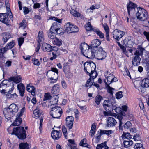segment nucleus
<instances>
[{
	"instance_id": "1",
	"label": "nucleus",
	"mask_w": 149,
	"mask_h": 149,
	"mask_svg": "<svg viewBox=\"0 0 149 149\" xmlns=\"http://www.w3.org/2000/svg\"><path fill=\"white\" fill-rule=\"evenodd\" d=\"M18 110V106L15 104H12L7 108H5L3 112L5 117L8 120H10L17 113Z\"/></svg>"
},
{
	"instance_id": "2",
	"label": "nucleus",
	"mask_w": 149,
	"mask_h": 149,
	"mask_svg": "<svg viewBox=\"0 0 149 149\" xmlns=\"http://www.w3.org/2000/svg\"><path fill=\"white\" fill-rule=\"evenodd\" d=\"M4 81L0 84V91L1 92V93H4L5 95H6L8 98L12 99L16 98L17 97V95L15 93L13 94H11L14 89L13 86L12 87L11 89H10L8 92H5L6 91V90H5V88L7 87V85L6 84L4 83Z\"/></svg>"
},
{
	"instance_id": "3",
	"label": "nucleus",
	"mask_w": 149,
	"mask_h": 149,
	"mask_svg": "<svg viewBox=\"0 0 149 149\" xmlns=\"http://www.w3.org/2000/svg\"><path fill=\"white\" fill-rule=\"evenodd\" d=\"M15 134L20 139H24L26 137V132L22 127L14 128L11 133V134Z\"/></svg>"
},
{
	"instance_id": "4",
	"label": "nucleus",
	"mask_w": 149,
	"mask_h": 149,
	"mask_svg": "<svg viewBox=\"0 0 149 149\" xmlns=\"http://www.w3.org/2000/svg\"><path fill=\"white\" fill-rule=\"evenodd\" d=\"M136 15L137 18L141 21H145L148 17V14L147 11L144 9L141 8H137Z\"/></svg>"
},
{
	"instance_id": "5",
	"label": "nucleus",
	"mask_w": 149,
	"mask_h": 149,
	"mask_svg": "<svg viewBox=\"0 0 149 149\" xmlns=\"http://www.w3.org/2000/svg\"><path fill=\"white\" fill-rule=\"evenodd\" d=\"M84 70L88 75H90V73L95 71L96 65L93 62H86L84 64Z\"/></svg>"
},
{
	"instance_id": "6",
	"label": "nucleus",
	"mask_w": 149,
	"mask_h": 149,
	"mask_svg": "<svg viewBox=\"0 0 149 149\" xmlns=\"http://www.w3.org/2000/svg\"><path fill=\"white\" fill-rule=\"evenodd\" d=\"M94 58L98 60H103L106 57L107 54L106 52L103 50L102 47H98V49L95 51Z\"/></svg>"
},
{
	"instance_id": "7",
	"label": "nucleus",
	"mask_w": 149,
	"mask_h": 149,
	"mask_svg": "<svg viewBox=\"0 0 149 149\" xmlns=\"http://www.w3.org/2000/svg\"><path fill=\"white\" fill-rule=\"evenodd\" d=\"M64 28L65 32L68 33H75L79 31L78 28L77 26L70 22L65 24Z\"/></svg>"
},
{
	"instance_id": "8",
	"label": "nucleus",
	"mask_w": 149,
	"mask_h": 149,
	"mask_svg": "<svg viewBox=\"0 0 149 149\" xmlns=\"http://www.w3.org/2000/svg\"><path fill=\"white\" fill-rule=\"evenodd\" d=\"M50 112V114L52 117L54 118H58L61 116L62 112L61 108L58 107H52Z\"/></svg>"
},
{
	"instance_id": "9",
	"label": "nucleus",
	"mask_w": 149,
	"mask_h": 149,
	"mask_svg": "<svg viewBox=\"0 0 149 149\" xmlns=\"http://www.w3.org/2000/svg\"><path fill=\"white\" fill-rule=\"evenodd\" d=\"M97 50L96 48H92L90 47V49L85 50L82 54L85 56L90 58H93L95 57L94 53Z\"/></svg>"
},
{
	"instance_id": "10",
	"label": "nucleus",
	"mask_w": 149,
	"mask_h": 149,
	"mask_svg": "<svg viewBox=\"0 0 149 149\" xmlns=\"http://www.w3.org/2000/svg\"><path fill=\"white\" fill-rule=\"evenodd\" d=\"M125 34V33L117 29H115L113 32V37L117 40L118 41Z\"/></svg>"
},
{
	"instance_id": "11",
	"label": "nucleus",
	"mask_w": 149,
	"mask_h": 149,
	"mask_svg": "<svg viewBox=\"0 0 149 149\" xmlns=\"http://www.w3.org/2000/svg\"><path fill=\"white\" fill-rule=\"evenodd\" d=\"M103 106L104 109L108 111H111L113 108L111 102L109 100H106L104 101Z\"/></svg>"
},
{
	"instance_id": "12",
	"label": "nucleus",
	"mask_w": 149,
	"mask_h": 149,
	"mask_svg": "<svg viewBox=\"0 0 149 149\" xmlns=\"http://www.w3.org/2000/svg\"><path fill=\"white\" fill-rule=\"evenodd\" d=\"M107 74H105V76L107 75V74H109V76H107L106 79L107 80L108 84L109 85L113 82H116L118 81V79L113 74H111L109 72H107Z\"/></svg>"
},
{
	"instance_id": "13",
	"label": "nucleus",
	"mask_w": 149,
	"mask_h": 149,
	"mask_svg": "<svg viewBox=\"0 0 149 149\" xmlns=\"http://www.w3.org/2000/svg\"><path fill=\"white\" fill-rule=\"evenodd\" d=\"M57 22H54L52 24L50 29L49 30V32L48 33V36L49 38L52 40L54 39L55 38V34L54 30V27L57 25Z\"/></svg>"
},
{
	"instance_id": "14",
	"label": "nucleus",
	"mask_w": 149,
	"mask_h": 149,
	"mask_svg": "<svg viewBox=\"0 0 149 149\" xmlns=\"http://www.w3.org/2000/svg\"><path fill=\"white\" fill-rule=\"evenodd\" d=\"M74 120V118L71 116H69L66 118V125L70 129H72L73 127Z\"/></svg>"
},
{
	"instance_id": "15",
	"label": "nucleus",
	"mask_w": 149,
	"mask_h": 149,
	"mask_svg": "<svg viewBox=\"0 0 149 149\" xmlns=\"http://www.w3.org/2000/svg\"><path fill=\"white\" fill-rule=\"evenodd\" d=\"M51 134L53 139L57 140L61 137V133L58 131L54 130L52 132Z\"/></svg>"
},
{
	"instance_id": "16",
	"label": "nucleus",
	"mask_w": 149,
	"mask_h": 149,
	"mask_svg": "<svg viewBox=\"0 0 149 149\" xmlns=\"http://www.w3.org/2000/svg\"><path fill=\"white\" fill-rule=\"evenodd\" d=\"M117 122L116 120L113 117H109L107 120V123L106 125L107 127H111L115 126Z\"/></svg>"
},
{
	"instance_id": "17",
	"label": "nucleus",
	"mask_w": 149,
	"mask_h": 149,
	"mask_svg": "<svg viewBox=\"0 0 149 149\" xmlns=\"http://www.w3.org/2000/svg\"><path fill=\"white\" fill-rule=\"evenodd\" d=\"M42 49L44 51L48 52L52 50V47L49 44L43 43L42 44Z\"/></svg>"
},
{
	"instance_id": "18",
	"label": "nucleus",
	"mask_w": 149,
	"mask_h": 149,
	"mask_svg": "<svg viewBox=\"0 0 149 149\" xmlns=\"http://www.w3.org/2000/svg\"><path fill=\"white\" fill-rule=\"evenodd\" d=\"M8 17L6 13L0 14V21L7 24L8 22Z\"/></svg>"
},
{
	"instance_id": "19",
	"label": "nucleus",
	"mask_w": 149,
	"mask_h": 149,
	"mask_svg": "<svg viewBox=\"0 0 149 149\" xmlns=\"http://www.w3.org/2000/svg\"><path fill=\"white\" fill-rule=\"evenodd\" d=\"M17 88L20 96H23L25 91L24 85L22 83H20L17 85Z\"/></svg>"
},
{
	"instance_id": "20",
	"label": "nucleus",
	"mask_w": 149,
	"mask_h": 149,
	"mask_svg": "<svg viewBox=\"0 0 149 149\" xmlns=\"http://www.w3.org/2000/svg\"><path fill=\"white\" fill-rule=\"evenodd\" d=\"M72 61L71 60H69L68 61L65 63L63 65V71L65 73L68 72L70 70V66L72 63Z\"/></svg>"
},
{
	"instance_id": "21",
	"label": "nucleus",
	"mask_w": 149,
	"mask_h": 149,
	"mask_svg": "<svg viewBox=\"0 0 149 149\" xmlns=\"http://www.w3.org/2000/svg\"><path fill=\"white\" fill-rule=\"evenodd\" d=\"M141 59V58L139 56H135L132 61L133 65L134 66H137L139 65L140 63Z\"/></svg>"
},
{
	"instance_id": "22",
	"label": "nucleus",
	"mask_w": 149,
	"mask_h": 149,
	"mask_svg": "<svg viewBox=\"0 0 149 149\" xmlns=\"http://www.w3.org/2000/svg\"><path fill=\"white\" fill-rule=\"evenodd\" d=\"M58 70L56 68H51V71H49L47 74V76L48 74L49 75H53V76H58Z\"/></svg>"
},
{
	"instance_id": "23",
	"label": "nucleus",
	"mask_w": 149,
	"mask_h": 149,
	"mask_svg": "<svg viewBox=\"0 0 149 149\" xmlns=\"http://www.w3.org/2000/svg\"><path fill=\"white\" fill-rule=\"evenodd\" d=\"M10 81H13L14 83H18L21 81V78L20 76L10 77L9 78Z\"/></svg>"
},
{
	"instance_id": "24",
	"label": "nucleus",
	"mask_w": 149,
	"mask_h": 149,
	"mask_svg": "<svg viewBox=\"0 0 149 149\" xmlns=\"http://www.w3.org/2000/svg\"><path fill=\"white\" fill-rule=\"evenodd\" d=\"M144 50V48L141 47H138L137 49L134 53V54L136 56H141L143 54V51Z\"/></svg>"
},
{
	"instance_id": "25",
	"label": "nucleus",
	"mask_w": 149,
	"mask_h": 149,
	"mask_svg": "<svg viewBox=\"0 0 149 149\" xmlns=\"http://www.w3.org/2000/svg\"><path fill=\"white\" fill-rule=\"evenodd\" d=\"M35 88L31 85L30 84H28L27 85L26 89L29 92H31L32 95L35 96L36 93L35 91Z\"/></svg>"
},
{
	"instance_id": "26",
	"label": "nucleus",
	"mask_w": 149,
	"mask_h": 149,
	"mask_svg": "<svg viewBox=\"0 0 149 149\" xmlns=\"http://www.w3.org/2000/svg\"><path fill=\"white\" fill-rule=\"evenodd\" d=\"M60 91V88L59 85L56 84L53 87L51 91V93L54 94H57Z\"/></svg>"
},
{
	"instance_id": "27",
	"label": "nucleus",
	"mask_w": 149,
	"mask_h": 149,
	"mask_svg": "<svg viewBox=\"0 0 149 149\" xmlns=\"http://www.w3.org/2000/svg\"><path fill=\"white\" fill-rule=\"evenodd\" d=\"M101 42V41L98 39L94 40L91 42L92 47H91L92 48H96L97 49H98L97 47L100 45Z\"/></svg>"
},
{
	"instance_id": "28",
	"label": "nucleus",
	"mask_w": 149,
	"mask_h": 149,
	"mask_svg": "<svg viewBox=\"0 0 149 149\" xmlns=\"http://www.w3.org/2000/svg\"><path fill=\"white\" fill-rule=\"evenodd\" d=\"M136 4L132 2H130L128 4H127V8L128 10V15H130V10L136 7Z\"/></svg>"
},
{
	"instance_id": "29",
	"label": "nucleus",
	"mask_w": 149,
	"mask_h": 149,
	"mask_svg": "<svg viewBox=\"0 0 149 149\" xmlns=\"http://www.w3.org/2000/svg\"><path fill=\"white\" fill-rule=\"evenodd\" d=\"M123 42L124 43V44L127 47H131L133 44L132 41L129 38L124 40Z\"/></svg>"
},
{
	"instance_id": "30",
	"label": "nucleus",
	"mask_w": 149,
	"mask_h": 149,
	"mask_svg": "<svg viewBox=\"0 0 149 149\" xmlns=\"http://www.w3.org/2000/svg\"><path fill=\"white\" fill-rule=\"evenodd\" d=\"M53 43L55 45L60 46L62 45V41L61 39H59L57 38H55L52 40Z\"/></svg>"
},
{
	"instance_id": "31",
	"label": "nucleus",
	"mask_w": 149,
	"mask_h": 149,
	"mask_svg": "<svg viewBox=\"0 0 149 149\" xmlns=\"http://www.w3.org/2000/svg\"><path fill=\"white\" fill-rule=\"evenodd\" d=\"M41 114V111L37 109L33 111V116L35 118H38L40 116Z\"/></svg>"
},
{
	"instance_id": "32",
	"label": "nucleus",
	"mask_w": 149,
	"mask_h": 149,
	"mask_svg": "<svg viewBox=\"0 0 149 149\" xmlns=\"http://www.w3.org/2000/svg\"><path fill=\"white\" fill-rule=\"evenodd\" d=\"M80 49L82 54L84 52L85 50L90 49V47L88 46L87 44L85 43H81L80 45Z\"/></svg>"
},
{
	"instance_id": "33",
	"label": "nucleus",
	"mask_w": 149,
	"mask_h": 149,
	"mask_svg": "<svg viewBox=\"0 0 149 149\" xmlns=\"http://www.w3.org/2000/svg\"><path fill=\"white\" fill-rule=\"evenodd\" d=\"M54 29H55L54 30V31H55L56 34L59 35H63L64 33L63 30L62 29L59 28H57V25H56L55 27H54Z\"/></svg>"
},
{
	"instance_id": "34",
	"label": "nucleus",
	"mask_w": 149,
	"mask_h": 149,
	"mask_svg": "<svg viewBox=\"0 0 149 149\" xmlns=\"http://www.w3.org/2000/svg\"><path fill=\"white\" fill-rule=\"evenodd\" d=\"M142 86L146 88L149 87V78H147L144 79L142 83Z\"/></svg>"
},
{
	"instance_id": "35",
	"label": "nucleus",
	"mask_w": 149,
	"mask_h": 149,
	"mask_svg": "<svg viewBox=\"0 0 149 149\" xmlns=\"http://www.w3.org/2000/svg\"><path fill=\"white\" fill-rule=\"evenodd\" d=\"M22 121V119L20 117L17 116L16 120L12 124V125L13 126H18L21 123Z\"/></svg>"
},
{
	"instance_id": "36",
	"label": "nucleus",
	"mask_w": 149,
	"mask_h": 149,
	"mask_svg": "<svg viewBox=\"0 0 149 149\" xmlns=\"http://www.w3.org/2000/svg\"><path fill=\"white\" fill-rule=\"evenodd\" d=\"M3 42L4 43L6 42L11 37V35L8 32L3 33Z\"/></svg>"
},
{
	"instance_id": "37",
	"label": "nucleus",
	"mask_w": 149,
	"mask_h": 149,
	"mask_svg": "<svg viewBox=\"0 0 149 149\" xmlns=\"http://www.w3.org/2000/svg\"><path fill=\"white\" fill-rule=\"evenodd\" d=\"M122 137L124 139L130 140L132 137V136L129 133H123Z\"/></svg>"
},
{
	"instance_id": "38",
	"label": "nucleus",
	"mask_w": 149,
	"mask_h": 149,
	"mask_svg": "<svg viewBox=\"0 0 149 149\" xmlns=\"http://www.w3.org/2000/svg\"><path fill=\"white\" fill-rule=\"evenodd\" d=\"M133 144V142L132 140H125L124 141V146L125 147H128Z\"/></svg>"
},
{
	"instance_id": "39",
	"label": "nucleus",
	"mask_w": 149,
	"mask_h": 149,
	"mask_svg": "<svg viewBox=\"0 0 149 149\" xmlns=\"http://www.w3.org/2000/svg\"><path fill=\"white\" fill-rule=\"evenodd\" d=\"M109 147L104 143L97 145L96 149H108Z\"/></svg>"
},
{
	"instance_id": "40",
	"label": "nucleus",
	"mask_w": 149,
	"mask_h": 149,
	"mask_svg": "<svg viewBox=\"0 0 149 149\" xmlns=\"http://www.w3.org/2000/svg\"><path fill=\"white\" fill-rule=\"evenodd\" d=\"M38 42H41L44 40V35L42 31H39L38 34Z\"/></svg>"
},
{
	"instance_id": "41",
	"label": "nucleus",
	"mask_w": 149,
	"mask_h": 149,
	"mask_svg": "<svg viewBox=\"0 0 149 149\" xmlns=\"http://www.w3.org/2000/svg\"><path fill=\"white\" fill-rule=\"evenodd\" d=\"M93 31L95 32L100 38H104V34L97 28L93 29Z\"/></svg>"
},
{
	"instance_id": "42",
	"label": "nucleus",
	"mask_w": 149,
	"mask_h": 149,
	"mask_svg": "<svg viewBox=\"0 0 149 149\" xmlns=\"http://www.w3.org/2000/svg\"><path fill=\"white\" fill-rule=\"evenodd\" d=\"M103 97L100 95H98L95 97V102L97 105H99Z\"/></svg>"
},
{
	"instance_id": "43",
	"label": "nucleus",
	"mask_w": 149,
	"mask_h": 149,
	"mask_svg": "<svg viewBox=\"0 0 149 149\" xmlns=\"http://www.w3.org/2000/svg\"><path fill=\"white\" fill-rule=\"evenodd\" d=\"M70 13L76 17H79L82 16L79 13L74 10H72L70 11Z\"/></svg>"
},
{
	"instance_id": "44",
	"label": "nucleus",
	"mask_w": 149,
	"mask_h": 149,
	"mask_svg": "<svg viewBox=\"0 0 149 149\" xmlns=\"http://www.w3.org/2000/svg\"><path fill=\"white\" fill-rule=\"evenodd\" d=\"M19 147L20 149H30L27 143H21L19 145Z\"/></svg>"
},
{
	"instance_id": "45",
	"label": "nucleus",
	"mask_w": 149,
	"mask_h": 149,
	"mask_svg": "<svg viewBox=\"0 0 149 149\" xmlns=\"http://www.w3.org/2000/svg\"><path fill=\"white\" fill-rule=\"evenodd\" d=\"M105 86L107 88V91L111 94H113V91L114 90V89L112 88L109 85L105 82Z\"/></svg>"
},
{
	"instance_id": "46",
	"label": "nucleus",
	"mask_w": 149,
	"mask_h": 149,
	"mask_svg": "<svg viewBox=\"0 0 149 149\" xmlns=\"http://www.w3.org/2000/svg\"><path fill=\"white\" fill-rule=\"evenodd\" d=\"M85 27L87 31H93V29H96L95 28H93L90 22H88L85 25Z\"/></svg>"
},
{
	"instance_id": "47",
	"label": "nucleus",
	"mask_w": 149,
	"mask_h": 149,
	"mask_svg": "<svg viewBox=\"0 0 149 149\" xmlns=\"http://www.w3.org/2000/svg\"><path fill=\"white\" fill-rule=\"evenodd\" d=\"M14 42L13 41H12L7 44L5 47L8 50L12 48L14 46Z\"/></svg>"
},
{
	"instance_id": "48",
	"label": "nucleus",
	"mask_w": 149,
	"mask_h": 149,
	"mask_svg": "<svg viewBox=\"0 0 149 149\" xmlns=\"http://www.w3.org/2000/svg\"><path fill=\"white\" fill-rule=\"evenodd\" d=\"M93 80L92 81L91 78H89L86 82V87H91L93 84Z\"/></svg>"
},
{
	"instance_id": "49",
	"label": "nucleus",
	"mask_w": 149,
	"mask_h": 149,
	"mask_svg": "<svg viewBox=\"0 0 149 149\" xmlns=\"http://www.w3.org/2000/svg\"><path fill=\"white\" fill-rule=\"evenodd\" d=\"M86 142V139H84L81 141L80 143V145L82 146L88 147V145Z\"/></svg>"
},
{
	"instance_id": "50",
	"label": "nucleus",
	"mask_w": 149,
	"mask_h": 149,
	"mask_svg": "<svg viewBox=\"0 0 149 149\" xmlns=\"http://www.w3.org/2000/svg\"><path fill=\"white\" fill-rule=\"evenodd\" d=\"M51 96L50 95V93H46L45 94V95L44 96L43 101H44V102L45 103V101H46L48 100L49 99L51 98Z\"/></svg>"
},
{
	"instance_id": "51",
	"label": "nucleus",
	"mask_w": 149,
	"mask_h": 149,
	"mask_svg": "<svg viewBox=\"0 0 149 149\" xmlns=\"http://www.w3.org/2000/svg\"><path fill=\"white\" fill-rule=\"evenodd\" d=\"M90 75H88L90 76V78H91H91H92L93 82V79L97 77V74L96 72H95V71H93V72L90 73Z\"/></svg>"
},
{
	"instance_id": "52",
	"label": "nucleus",
	"mask_w": 149,
	"mask_h": 149,
	"mask_svg": "<svg viewBox=\"0 0 149 149\" xmlns=\"http://www.w3.org/2000/svg\"><path fill=\"white\" fill-rule=\"evenodd\" d=\"M102 133L103 134H106L108 136H109L111 134H112L113 132L112 130H101Z\"/></svg>"
},
{
	"instance_id": "53",
	"label": "nucleus",
	"mask_w": 149,
	"mask_h": 149,
	"mask_svg": "<svg viewBox=\"0 0 149 149\" xmlns=\"http://www.w3.org/2000/svg\"><path fill=\"white\" fill-rule=\"evenodd\" d=\"M115 110L116 113H122V115L123 116H125V113H122V109L121 108L119 107H116L115 109Z\"/></svg>"
},
{
	"instance_id": "54",
	"label": "nucleus",
	"mask_w": 149,
	"mask_h": 149,
	"mask_svg": "<svg viewBox=\"0 0 149 149\" xmlns=\"http://www.w3.org/2000/svg\"><path fill=\"white\" fill-rule=\"evenodd\" d=\"M62 131L65 137L67 139V130L65 126H63L62 127Z\"/></svg>"
},
{
	"instance_id": "55",
	"label": "nucleus",
	"mask_w": 149,
	"mask_h": 149,
	"mask_svg": "<svg viewBox=\"0 0 149 149\" xmlns=\"http://www.w3.org/2000/svg\"><path fill=\"white\" fill-rule=\"evenodd\" d=\"M132 124L130 121L127 122L124 125V128L125 129H128L132 126Z\"/></svg>"
},
{
	"instance_id": "56",
	"label": "nucleus",
	"mask_w": 149,
	"mask_h": 149,
	"mask_svg": "<svg viewBox=\"0 0 149 149\" xmlns=\"http://www.w3.org/2000/svg\"><path fill=\"white\" fill-rule=\"evenodd\" d=\"M58 76H53V77H50L49 79L51 81V83H55L57 80L58 78Z\"/></svg>"
},
{
	"instance_id": "57",
	"label": "nucleus",
	"mask_w": 149,
	"mask_h": 149,
	"mask_svg": "<svg viewBox=\"0 0 149 149\" xmlns=\"http://www.w3.org/2000/svg\"><path fill=\"white\" fill-rule=\"evenodd\" d=\"M32 61L33 63L36 65L39 66L40 64L39 61L37 59L33 58L32 59Z\"/></svg>"
},
{
	"instance_id": "58",
	"label": "nucleus",
	"mask_w": 149,
	"mask_h": 149,
	"mask_svg": "<svg viewBox=\"0 0 149 149\" xmlns=\"http://www.w3.org/2000/svg\"><path fill=\"white\" fill-rule=\"evenodd\" d=\"M24 41V38H18V45L19 47H21Z\"/></svg>"
},
{
	"instance_id": "59",
	"label": "nucleus",
	"mask_w": 149,
	"mask_h": 149,
	"mask_svg": "<svg viewBox=\"0 0 149 149\" xmlns=\"http://www.w3.org/2000/svg\"><path fill=\"white\" fill-rule=\"evenodd\" d=\"M20 27H22L24 28H25L26 26V21L25 20H23L20 24Z\"/></svg>"
},
{
	"instance_id": "60",
	"label": "nucleus",
	"mask_w": 149,
	"mask_h": 149,
	"mask_svg": "<svg viewBox=\"0 0 149 149\" xmlns=\"http://www.w3.org/2000/svg\"><path fill=\"white\" fill-rule=\"evenodd\" d=\"M135 88H136L138 89L139 92L141 91L142 93H144L146 91V89L144 88L145 87H143V86H142V85L141 86L138 87V88L136 87Z\"/></svg>"
},
{
	"instance_id": "61",
	"label": "nucleus",
	"mask_w": 149,
	"mask_h": 149,
	"mask_svg": "<svg viewBox=\"0 0 149 149\" xmlns=\"http://www.w3.org/2000/svg\"><path fill=\"white\" fill-rule=\"evenodd\" d=\"M123 96L122 93L121 91L118 92L116 94V98L118 99L121 98Z\"/></svg>"
},
{
	"instance_id": "62",
	"label": "nucleus",
	"mask_w": 149,
	"mask_h": 149,
	"mask_svg": "<svg viewBox=\"0 0 149 149\" xmlns=\"http://www.w3.org/2000/svg\"><path fill=\"white\" fill-rule=\"evenodd\" d=\"M143 146L142 144L140 143H135L134 148L135 149H139Z\"/></svg>"
},
{
	"instance_id": "63",
	"label": "nucleus",
	"mask_w": 149,
	"mask_h": 149,
	"mask_svg": "<svg viewBox=\"0 0 149 149\" xmlns=\"http://www.w3.org/2000/svg\"><path fill=\"white\" fill-rule=\"evenodd\" d=\"M8 50L7 48L5 47L0 49V52L4 54L7 52Z\"/></svg>"
},
{
	"instance_id": "64",
	"label": "nucleus",
	"mask_w": 149,
	"mask_h": 149,
	"mask_svg": "<svg viewBox=\"0 0 149 149\" xmlns=\"http://www.w3.org/2000/svg\"><path fill=\"white\" fill-rule=\"evenodd\" d=\"M144 35L145 36L147 40L149 41V32L144 31L143 33Z\"/></svg>"
}]
</instances>
